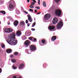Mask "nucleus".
Here are the masks:
<instances>
[{
  "mask_svg": "<svg viewBox=\"0 0 78 78\" xmlns=\"http://www.w3.org/2000/svg\"><path fill=\"white\" fill-rule=\"evenodd\" d=\"M22 40L24 41V40L27 39V37H26V36H25V35H23L22 37Z\"/></svg>",
  "mask_w": 78,
  "mask_h": 78,
  "instance_id": "19",
  "label": "nucleus"
},
{
  "mask_svg": "<svg viewBox=\"0 0 78 78\" xmlns=\"http://www.w3.org/2000/svg\"><path fill=\"white\" fill-rule=\"evenodd\" d=\"M20 25H25V22L23 21H22L20 22Z\"/></svg>",
  "mask_w": 78,
  "mask_h": 78,
  "instance_id": "21",
  "label": "nucleus"
},
{
  "mask_svg": "<svg viewBox=\"0 0 78 78\" xmlns=\"http://www.w3.org/2000/svg\"><path fill=\"white\" fill-rule=\"evenodd\" d=\"M29 39L30 41H33L32 40H33V39H34V38L33 37H30L29 38Z\"/></svg>",
  "mask_w": 78,
  "mask_h": 78,
  "instance_id": "27",
  "label": "nucleus"
},
{
  "mask_svg": "<svg viewBox=\"0 0 78 78\" xmlns=\"http://www.w3.org/2000/svg\"><path fill=\"white\" fill-rule=\"evenodd\" d=\"M8 25H10V23H8Z\"/></svg>",
  "mask_w": 78,
  "mask_h": 78,
  "instance_id": "52",
  "label": "nucleus"
},
{
  "mask_svg": "<svg viewBox=\"0 0 78 78\" xmlns=\"http://www.w3.org/2000/svg\"><path fill=\"white\" fill-rule=\"evenodd\" d=\"M0 2H1V3H3V0H0Z\"/></svg>",
  "mask_w": 78,
  "mask_h": 78,
  "instance_id": "36",
  "label": "nucleus"
},
{
  "mask_svg": "<svg viewBox=\"0 0 78 78\" xmlns=\"http://www.w3.org/2000/svg\"><path fill=\"white\" fill-rule=\"evenodd\" d=\"M15 37H16L15 33L13 32L11 33L10 35H9L8 38L6 40L7 42L12 45H16L17 44V41L14 40L15 39Z\"/></svg>",
  "mask_w": 78,
  "mask_h": 78,
  "instance_id": "1",
  "label": "nucleus"
},
{
  "mask_svg": "<svg viewBox=\"0 0 78 78\" xmlns=\"http://www.w3.org/2000/svg\"><path fill=\"white\" fill-rule=\"evenodd\" d=\"M13 78H17V77H16V76H14L13 77Z\"/></svg>",
  "mask_w": 78,
  "mask_h": 78,
  "instance_id": "50",
  "label": "nucleus"
},
{
  "mask_svg": "<svg viewBox=\"0 0 78 78\" xmlns=\"http://www.w3.org/2000/svg\"><path fill=\"white\" fill-rule=\"evenodd\" d=\"M35 4V3H34V2H33L30 5L32 6H33V5H34Z\"/></svg>",
  "mask_w": 78,
  "mask_h": 78,
  "instance_id": "35",
  "label": "nucleus"
},
{
  "mask_svg": "<svg viewBox=\"0 0 78 78\" xmlns=\"http://www.w3.org/2000/svg\"><path fill=\"white\" fill-rule=\"evenodd\" d=\"M26 23H28V20H26Z\"/></svg>",
  "mask_w": 78,
  "mask_h": 78,
  "instance_id": "39",
  "label": "nucleus"
},
{
  "mask_svg": "<svg viewBox=\"0 0 78 78\" xmlns=\"http://www.w3.org/2000/svg\"><path fill=\"white\" fill-rule=\"evenodd\" d=\"M58 21V20L56 18H55L52 20V23L53 24H56Z\"/></svg>",
  "mask_w": 78,
  "mask_h": 78,
  "instance_id": "8",
  "label": "nucleus"
},
{
  "mask_svg": "<svg viewBox=\"0 0 78 78\" xmlns=\"http://www.w3.org/2000/svg\"><path fill=\"white\" fill-rule=\"evenodd\" d=\"M12 68L13 69H14V70H16V69H17V67H15L14 65H13L12 66Z\"/></svg>",
  "mask_w": 78,
  "mask_h": 78,
  "instance_id": "28",
  "label": "nucleus"
},
{
  "mask_svg": "<svg viewBox=\"0 0 78 78\" xmlns=\"http://www.w3.org/2000/svg\"><path fill=\"white\" fill-rule=\"evenodd\" d=\"M13 54L15 55V56H17V55H18V52H15Z\"/></svg>",
  "mask_w": 78,
  "mask_h": 78,
  "instance_id": "30",
  "label": "nucleus"
},
{
  "mask_svg": "<svg viewBox=\"0 0 78 78\" xmlns=\"http://www.w3.org/2000/svg\"><path fill=\"white\" fill-rule=\"evenodd\" d=\"M13 56H14V55H11L10 57V58H12Z\"/></svg>",
  "mask_w": 78,
  "mask_h": 78,
  "instance_id": "41",
  "label": "nucleus"
},
{
  "mask_svg": "<svg viewBox=\"0 0 78 78\" xmlns=\"http://www.w3.org/2000/svg\"><path fill=\"white\" fill-rule=\"evenodd\" d=\"M30 49L32 51H34V50H36V47H35L34 45H31L30 47Z\"/></svg>",
  "mask_w": 78,
  "mask_h": 78,
  "instance_id": "9",
  "label": "nucleus"
},
{
  "mask_svg": "<svg viewBox=\"0 0 78 78\" xmlns=\"http://www.w3.org/2000/svg\"><path fill=\"white\" fill-rule=\"evenodd\" d=\"M19 24V21L17 20H15L13 23V25L15 27H17Z\"/></svg>",
  "mask_w": 78,
  "mask_h": 78,
  "instance_id": "11",
  "label": "nucleus"
},
{
  "mask_svg": "<svg viewBox=\"0 0 78 78\" xmlns=\"http://www.w3.org/2000/svg\"><path fill=\"white\" fill-rule=\"evenodd\" d=\"M13 3V0H11L9 2L8 4L7 5L9 7V8L10 9H12L14 8V5L12 4Z\"/></svg>",
  "mask_w": 78,
  "mask_h": 78,
  "instance_id": "2",
  "label": "nucleus"
},
{
  "mask_svg": "<svg viewBox=\"0 0 78 78\" xmlns=\"http://www.w3.org/2000/svg\"><path fill=\"white\" fill-rule=\"evenodd\" d=\"M18 78H22V77L20 76L18 77Z\"/></svg>",
  "mask_w": 78,
  "mask_h": 78,
  "instance_id": "53",
  "label": "nucleus"
},
{
  "mask_svg": "<svg viewBox=\"0 0 78 78\" xmlns=\"http://www.w3.org/2000/svg\"><path fill=\"white\" fill-rule=\"evenodd\" d=\"M30 23H28V24H27V26L28 27H29V26H30Z\"/></svg>",
  "mask_w": 78,
  "mask_h": 78,
  "instance_id": "47",
  "label": "nucleus"
},
{
  "mask_svg": "<svg viewBox=\"0 0 78 78\" xmlns=\"http://www.w3.org/2000/svg\"><path fill=\"white\" fill-rule=\"evenodd\" d=\"M22 33L21 31L18 30L16 33V35L18 37H20L22 35Z\"/></svg>",
  "mask_w": 78,
  "mask_h": 78,
  "instance_id": "10",
  "label": "nucleus"
},
{
  "mask_svg": "<svg viewBox=\"0 0 78 78\" xmlns=\"http://www.w3.org/2000/svg\"><path fill=\"white\" fill-rule=\"evenodd\" d=\"M38 3L39 5H40V0H38Z\"/></svg>",
  "mask_w": 78,
  "mask_h": 78,
  "instance_id": "37",
  "label": "nucleus"
},
{
  "mask_svg": "<svg viewBox=\"0 0 78 78\" xmlns=\"http://www.w3.org/2000/svg\"><path fill=\"white\" fill-rule=\"evenodd\" d=\"M4 31L5 33H11V32H12L13 30L12 29L6 28L5 29Z\"/></svg>",
  "mask_w": 78,
  "mask_h": 78,
  "instance_id": "4",
  "label": "nucleus"
},
{
  "mask_svg": "<svg viewBox=\"0 0 78 78\" xmlns=\"http://www.w3.org/2000/svg\"><path fill=\"white\" fill-rule=\"evenodd\" d=\"M6 51L8 53H10L12 52V50H11V49H8Z\"/></svg>",
  "mask_w": 78,
  "mask_h": 78,
  "instance_id": "18",
  "label": "nucleus"
},
{
  "mask_svg": "<svg viewBox=\"0 0 78 78\" xmlns=\"http://www.w3.org/2000/svg\"><path fill=\"white\" fill-rule=\"evenodd\" d=\"M55 1V2L56 3H58L59 1H60V0H54Z\"/></svg>",
  "mask_w": 78,
  "mask_h": 78,
  "instance_id": "34",
  "label": "nucleus"
},
{
  "mask_svg": "<svg viewBox=\"0 0 78 78\" xmlns=\"http://www.w3.org/2000/svg\"><path fill=\"white\" fill-rule=\"evenodd\" d=\"M41 42L42 44H45V40L44 39H42L41 40Z\"/></svg>",
  "mask_w": 78,
  "mask_h": 78,
  "instance_id": "29",
  "label": "nucleus"
},
{
  "mask_svg": "<svg viewBox=\"0 0 78 78\" xmlns=\"http://www.w3.org/2000/svg\"><path fill=\"white\" fill-rule=\"evenodd\" d=\"M1 46L2 48H4L5 47V44H1Z\"/></svg>",
  "mask_w": 78,
  "mask_h": 78,
  "instance_id": "26",
  "label": "nucleus"
},
{
  "mask_svg": "<svg viewBox=\"0 0 78 78\" xmlns=\"http://www.w3.org/2000/svg\"><path fill=\"white\" fill-rule=\"evenodd\" d=\"M1 28V27H0V29Z\"/></svg>",
  "mask_w": 78,
  "mask_h": 78,
  "instance_id": "56",
  "label": "nucleus"
},
{
  "mask_svg": "<svg viewBox=\"0 0 78 78\" xmlns=\"http://www.w3.org/2000/svg\"><path fill=\"white\" fill-rule=\"evenodd\" d=\"M30 8L33 9V8H34V6L33 5H30Z\"/></svg>",
  "mask_w": 78,
  "mask_h": 78,
  "instance_id": "33",
  "label": "nucleus"
},
{
  "mask_svg": "<svg viewBox=\"0 0 78 78\" xmlns=\"http://www.w3.org/2000/svg\"><path fill=\"white\" fill-rule=\"evenodd\" d=\"M26 14H28V12H26V11H25L24 12Z\"/></svg>",
  "mask_w": 78,
  "mask_h": 78,
  "instance_id": "49",
  "label": "nucleus"
},
{
  "mask_svg": "<svg viewBox=\"0 0 78 78\" xmlns=\"http://www.w3.org/2000/svg\"><path fill=\"white\" fill-rule=\"evenodd\" d=\"M56 39V36H53L51 38V41L53 42L55 41Z\"/></svg>",
  "mask_w": 78,
  "mask_h": 78,
  "instance_id": "16",
  "label": "nucleus"
},
{
  "mask_svg": "<svg viewBox=\"0 0 78 78\" xmlns=\"http://www.w3.org/2000/svg\"><path fill=\"white\" fill-rule=\"evenodd\" d=\"M21 9L22 10H23V7H22V6H21Z\"/></svg>",
  "mask_w": 78,
  "mask_h": 78,
  "instance_id": "46",
  "label": "nucleus"
},
{
  "mask_svg": "<svg viewBox=\"0 0 78 78\" xmlns=\"http://www.w3.org/2000/svg\"><path fill=\"white\" fill-rule=\"evenodd\" d=\"M27 1L28 3H29V2H30V0H27Z\"/></svg>",
  "mask_w": 78,
  "mask_h": 78,
  "instance_id": "48",
  "label": "nucleus"
},
{
  "mask_svg": "<svg viewBox=\"0 0 78 78\" xmlns=\"http://www.w3.org/2000/svg\"><path fill=\"white\" fill-rule=\"evenodd\" d=\"M55 27L54 26H50L48 27V29L49 30H54L55 29Z\"/></svg>",
  "mask_w": 78,
  "mask_h": 78,
  "instance_id": "15",
  "label": "nucleus"
},
{
  "mask_svg": "<svg viewBox=\"0 0 78 78\" xmlns=\"http://www.w3.org/2000/svg\"><path fill=\"white\" fill-rule=\"evenodd\" d=\"M34 20H36V19L35 18L34 19Z\"/></svg>",
  "mask_w": 78,
  "mask_h": 78,
  "instance_id": "55",
  "label": "nucleus"
},
{
  "mask_svg": "<svg viewBox=\"0 0 78 78\" xmlns=\"http://www.w3.org/2000/svg\"><path fill=\"white\" fill-rule=\"evenodd\" d=\"M11 61L13 63H15L16 62V60L14 59H12L11 60Z\"/></svg>",
  "mask_w": 78,
  "mask_h": 78,
  "instance_id": "24",
  "label": "nucleus"
},
{
  "mask_svg": "<svg viewBox=\"0 0 78 78\" xmlns=\"http://www.w3.org/2000/svg\"><path fill=\"white\" fill-rule=\"evenodd\" d=\"M1 13H2L3 14H6V12L5 11H0Z\"/></svg>",
  "mask_w": 78,
  "mask_h": 78,
  "instance_id": "25",
  "label": "nucleus"
},
{
  "mask_svg": "<svg viewBox=\"0 0 78 78\" xmlns=\"http://www.w3.org/2000/svg\"><path fill=\"white\" fill-rule=\"evenodd\" d=\"M37 40V39H36V38H34V41H36Z\"/></svg>",
  "mask_w": 78,
  "mask_h": 78,
  "instance_id": "44",
  "label": "nucleus"
},
{
  "mask_svg": "<svg viewBox=\"0 0 78 78\" xmlns=\"http://www.w3.org/2000/svg\"><path fill=\"white\" fill-rule=\"evenodd\" d=\"M31 30L32 31H35V29L34 28H31Z\"/></svg>",
  "mask_w": 78,
  "mask_h": 78,
  "instance_id": "40",
  "label": "nucleus"
},
{
  "mask_svg": "<svg viewBox=\"0 0 78 78\" xmlns=\"http://www.w3.org/2000/svg\"><path fill=\"white\" fill-rule=\"evenodd\" d=\"M63 23L61 21H60L57 25V30H60L63 26Z\"/></svg>",
  "mask_w": 78,
  "mask_h": 78,
  "instance_id": "3",
  "label": "nucleus"
},
{
  "mask_svg": "<svg viewBox=\"0 0 78 78\" xmlns=\"http://www.w3.org/2000/svg\"><path fill=\"white\" fill-rule=\"evenodd\" d=\"M28 34V36H30V35L31 34V32H30L29 30H27L25 32V34Z\"/></svg>",
  "mask_w": 78,
  "mask_h": 78,
  "instance_id": "17",
  "label": "nucleus"
},
{
  "mask_svg": "<svg viewBox=\"0 0 78 78\" xmlns=\"http://www.w3.org/2000/svg\"><path fill=\"white\" fill-rule=\"evenodd\" d=\"M41 14V12H40L39 13H38L37 14Z\"/></svg>",
  "mask_w": 78,
  "mask_h": 78,
  "instance_id": "51",
  "label": "nucleus"
},
{
  "mask_svg": "<svg viewBox=\"0 0 78 78\" xmlns=\"http://www.w3.org/2000/svg\"><path fill=\"white\" fill-rule=\"evenodd\" d=\"M55 13L56 16H59L61 14V11L59 9L55 10Z\"/></svg>",
  "mask_w": 78,
  "mask_h": 78,
  "instance_id": "5",
  "label": "nucleus"
},
{
  "mask_svg": "<svg viewBox=\"0 0 78 78\" xmlns=\"http://www.w3.org/2000/svg\"><path fill=\"white\" fill-rule=\"evenodd\" d=\"M29 11H30V12L31 11L32 12H33V10H32V9H29Z\"/></svg>",
  "mask_w": 78,
  "mask_h": 78,
  "instance_id": "38",
  "label": "nucleus"
},
{
  "mask_svg": "<svg viewBox=\"0 0 78 78\" xmlns=\"http://www.w3.org/2000/svg\"><path fill=\"white\" fill-rule=\"evenodd\" d=\"M35 25H36V23L35 22L33 23L32 25V27H34V26H35Z\"/></svg>",
  "mask_w": 78,
  "mask_h": 78,
  "instance_id": "31",
  "label": "nucleus"
},
{
  "mask_svg": "<svg viewBox=\"0 0 78 78\" xmlns=\"http://www.w3.org/2000/svg\"><path fill=\"white\" fill-rule=\"evenodd\" d=\"M34 3H36V1L35 0H32Z\"/></svg>",
  "mask_w": 78,
  "mask_h": 78,
  "instance_id": "43",
  "label": "nucleus"
},
{
  "mask_svg": "<svg viewBox=\"0 0 78 78\" xmlns=\"http://www.w3.org/2000/svg\"><path fill=\"white\" fill-rule=\"evenodd\" d=\"M1 51H0V52Z\"/></svg>",
  "mask_w": 78,
  "mask_h": 78,
  "instance_id": "57",
  "label": "nucleus"
},
{
  "mask_svg": "<svg viewBox=\"0 0 78 78\" xmlns=\"http://www.w3.org/2000/svg\"><path fill=\"white\" fill-rule=\"evenodd\" d=\"M35 9H39L40 7H39L36 6L35 7Z\"/></svg>",
  "mask_w": 78,
  "mask_h": 78,
  "instance_id": "32",
  "label": "nucleus"
},
{
  "mask_svg": "<svg viewBox=\"0 0 78 78\" xmlns=\"http://www.w3.org/2000/svg\"><path fill=\"white\" fill-rule=\"evenodd\" d=\"M28 17V20L30 21V22H31L33 21V19H31V16L30 15H27Z\"/></svg>",
  "mask_w": 78,
  "mask_h": 78,
  "instance_id": "12",
  "label": "nucleus"
},
{
  "mask_svg": "<svg viewBox=\"0 0 78 78\" xmlns=\"http://www.w3.org/2000/svg\"><path fill=\"white\" fill-rule=\"evenodd\" d=\"M7 19L10 20H11V21H13V19L12 18V17L11 16H8L7 17Z\"/></svg>",
  "mask_w": 78,
  "mask_h": 78,
  "instance_id": "20",
  "label": "nucleus"
},
{
  "mask_svg": "<svg viewBox=\"0 0 78 78\" xmlns=\"http://www.w3.org/2000/svg\"><path fill=\"white\" fill-rule=\"evenodd\" d=\"M37 10H35L34 11L35 12H37Z\"/></svg>",
  "mask_w": 78,
  "mask_h": 78,
  "instance_id": "45",
  "label": "nucleus"
},
{
  "mask_svg": "<svg viewBox=\"0 0 78 78\" xmlns=\"http://www.w3.org/2000/svg\"><path fill=\"white\" fill-rule=\"evenodd\" d=\"M30 44H31V43L29 40H27L25 42V45L26 46V47H28Z\"/></svg>",
  "mask_w": 78,
  "mask_h": 78,
  "instance_id": "7",
  "label": "nucleus"
},
{
  "mask_svg": "<svg viewBox=\"0 0 78 78\" xmlns=\"http://www.w3.org/2000/svg\"><path fill=\"white\" fill-rule=\"evenodd\" d=\"M16 12L17 14H20V11H19V10L17 9L16 10Z\"/></svg>",
  "mask_w": 78,
  "mask_h": 78,
  "instance_id": "22",
  "label": "nucleus"
},
{
  "mask_svg": "<svg viewBox=\"0 0 78 78\" xmlns=\"http://www.w3.org/2000/svg\"><path fill=\"white\" fill-rule=\"evenodd\" d=\"M25 52L27 54H31V51L30 49H26Z\"/></svg>",
  "mask_w": 78,
  "mask_h": 78,
  "instance_id": "14",
  "label": "nucleus"
},
{
  "mask_svg": "<svg viewBox=\"0 0 78 78\" xmlns=\"http://www.w3.org/2000/svg\"><path fill=\"white\" fill-rule=\"evenodd\" d=\"M43 5L44 7H46V6H47V5H46V3H45V2L44 1L43 2Z\"/></svg>",
  "mask_w": 78,
  "mask_h": 78,
  "instance_id": "23",
  "label": "nucleus"
},
{
  "mask_svg": "<svg viewBox=\"0 0 78 78\" xmlns=\"http://www.w3.org/2000/svg\"><path fill=\"white\" fill-rule=\"evenodd\" d=\"M1 24V22L0 21V24Z\"/></svg>",
  "mask_w": 78,
  "mask_h": 78,
  "instance_id": "54",
  "label": "nucleus"
},
{
  "mask_svg": "<svg viewBox=\"0 0 78 78\" xmlns=\"http://www.w3.org/2000/svg\"><path fill=\"white\" fill-rule=\"evenodd\" d=\"M2 69L0 68V73H2Z\"/></svg>",
  "mask_w": 78,
  "mask_h": 78,
  "instance_id": "42",
  "label": "nucleus"
},
{
  "mask_svg": "<svg viewBox=\"0 0 78 78\" xmlns=\"http://www.w3.org/2000/svg\"><path fill=\"white\" fill-rule=\"evenodd\" d=\"M24 65L23 64H21L19 66V69L20 70H21L22 69H23Z\"/></svg>",
  "mask_w": 78,
  "mask_h": 78,
  "instance_id": "13",
  "label": "nucleus"
},
{
  "mask_svg": "<svg viewBox=\"0 0 78 78\" xmlns=\"http://www.w3.org/2000/svg\"><path fill=\"white\" fill-rule=\"evenodd\" d=\"M50 17V14H47L44 16V20H48L49 19Z\"/></svg>",
  "mask_w": 78,
  "mask_h": 78,
  "instance_id": "6",
  "label": "nucleus"
}]
</instances>
